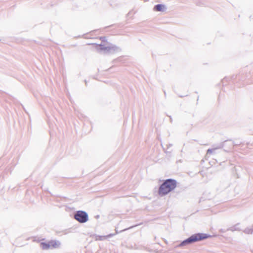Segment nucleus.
I'll list each match as a JSON object with an SVG mask.
<instances>
[{
	"label": "nucleus",
	"mask_w": 253,
	"mask_h": 253,
	"mask_svg": "<svg viewBox=\"0 0 253 253\" xmlns=\"http://www.w3.org/2000/svg\"><path fill=\"white\" fill-rule=\"evenodd\" d=\"M113 235V234H109L107 236H97L96 237V240H100V241H102V240H104L106 239H107V238L108 237H112V236Z\"/></svg>",
	"instance_id": "obj_8"
},
{
	"label": "nucleus",
	"mask_w": 253,
	"mask_h": 253,
	"mask_svg": "<svg viewBox=\"0 0 253 253\" xmlns=\"http://www.w3.org/2000/svg\"><path fill=\"white\" fill-rule=\"evenodd\" d=\"M100 39L102 42H105V41H106V37H100Z\"/></svg>",
	"instance_id": "obj_12"
},
{
	"label": "nucleus",
	"mask_w": 253,
	"mask_h": 253,
	"mask_svg": "<svg viewBox=\"0 0 253 253\" xmlns=\"http://www.w3.org/2000/svg\"><path fill=\"white\" fill-rule=\"evenodd\" d=\"M238 225V224H236L232 227H231L228 228L227 229V231H231L232 232H234L235 231H240L241 229L237 227Z\"/></svg>",
	"instance_id": "obj_10"
},
{
	"label": "nucleus",
	"mask_w": 253,
	"mask_h": 253,
	"mask_svg": "<svg viewBox=\"0 0 253 253\" xmlns=\"http://www.w3.org/2000/svg\"><path fill=\"white\" fill-rule=\"evenodd\" d=\"M169 119H170V123H172V118H171V116H169Z\"/></svg>",
	"instance_id": "obj_14"
},
{
	"label": "nucleus",
	"mask_w": 253,
	"mask_h": 253,
	"mask_svg": "<svg viewBox=\"0 0 253 253\" xmlns=\"http://www.w3.org/2000/svg\"><path fill=\"white\" fill-rule=\"evenodd\" d=\"M225 230H223V229H220V232H221V233H224L225 232Z\"/></svg>",
	"instance_id": "obj_13"
},
{
	"label": "nucleus",
	"mask_w": 253,
	"mask_h": 253,
	"mask_svg": "<svg viewBox=\"0 0 253 253\" xmlns=\"http://www.w3.org/2000/svg\"><path fill=\"white\" fill-rule=\"evenodd\" d=\"M74 218L80 223H84L88 221V216L85 211H79L75 213Z\"/></svg>",
	"instance_id": "obj_4"
},
{
	"label": "nucleus",
	"mask_w": 253,
	"mask_h": 253,
	"mask_svg": "<svg viewBox=\"0 0 253 253\" xmlns=\"http://www.w3.org/2000/svg\"><path fill=\"white\" fill-rule=\"evenodd\" d=\"M215 149H216V148H215V149H209L207 150V154H212V152H213V151H214Z\"/></svg>",
	"instance_id": "obj_11"
},
{
	"label": "nucleus",
	"mask_w": 253,
	"mask_h": 253,
	"mask_svg": "<svg viewBox=\"0 0 253 253\" xmlns=\"http://www.w3.org/2000/svg\"><path fill=\"white\" fill-rule=\"evenodd\" d=\"M41 246L43 250H48L50 249L48 242V243L42 242L41 243Z\"/></svg>",
	"instance_id": "obj_9"
},
{
	"label": "nucleus",
	"mask_w": 253,
	"mask_h": 253,
	"mask_svg": "<svg viewBox=\"0 0 253 253\" xmlns=\"http://www.w3.org/2000/svg\"><path fill=\"white\" fill-rule=\"evenodd\" d=\"M211 237L210 235H208L204 233H197L192 235L189 238L182 241L179 245V247H182L186 246L187 245L192 244L193 243L201 241L202 240L207 239Z\"/></svg>",
	"instance_id": "obj_2"
},
{
	"label": "nucleus",
	"mask_w": 253,
	"mask_h": 253,
	"mask_svg": "<svg viewBox=\"0 0 253 253\" xmlns=\"http://www.w3.org/2000/svg\"><path fill=\"white\" fill-rule=\"evenodd\" d=\"M49 248L51 249H55L59 247L60 243L58 241L55 240H51L48 242Z\"/></svg>",
	"instance_id": "obj_5"
},
{
	"label": "nucleus",
	"mask_w": 253,
	"mask_h": 253,
	"mask_svg": "<svg viewBox=\"0 0 253 253\" xmlns=\"http://www.w3.org/2000/svg\"><path fill=\"white\" fill-rule=\"evenodd\" d=\"M165 9V5L162 4H158L154 6V9L158 11H163Z\"/></svg>",
	"instance_id": "obj_6"
},
{
	"label": "nucleus",
	"mask_w": 253,
	"mask_h": 253,
	"mask_svg": "<svg viewBox=\"0 0 253 253\" xmlns=\"http://www.w3.org/2000/svg\"><path fill=\"white\" fill-rule=\"evenodd\" d=\"M177 185V181L173 179L169 178L165 180L159 188V194L164 196L174 190Z\"/></svg>",
	"instance_id": "obj_1"
},
{
	"label": "nucleus",
	"mask_w": 253,
	"mask_h": 253,
	"mask_svg": "<svg viewBox=\"0 0 253 253\" xmlns=\"http://www.w3.org/2000/svg\"><path fill=\"white\" fill-rule=\"evenodd\" d=\"M243 232L246 234H252L253 233V226L246 227Z\"/></svg>",
	"instance_id": "obj_7"
},
{
	"label": "nucleus",
	"mask_w": 253,
	"mask_h": 253,
	"mask_svg": "<svg viewBox=\"0 0 253 253\" xmlns=\"http://www.w3.org/2000/svg\"><path fill=\"white\" fill-rule=\"evenodd\" d=\"M99 50L103 51L104 53H114L121 51L120 47L115 45L111 44L108 46H105L104 44H100L98 45Z\"/></svg>",
	"instance_id": "obj_3"
}]
</instances>
